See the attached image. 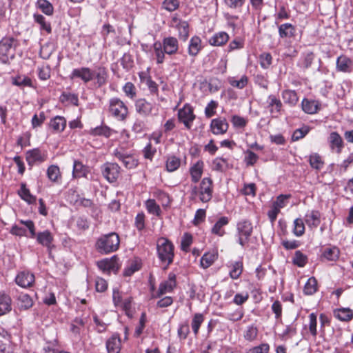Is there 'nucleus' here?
Masks as SVG:
<instances>
[{
    "label": "nucleus",
    "mask_w": 353,
    "mask_h": 353,
    "mask_svg": "<svg viewBox=\"0 0 353 353\" xmlns=\"http://www.w3.org/2000/svg\"><path fill=\"white\" fill-rule=\"evenodd\" d=\"M20 223L24 225L28 229L30 234V238H36L39 244L46 247L48 251L50 253L51 252L52 250L54 248V245H53L54 236L50 230H46L44 231L36 233L35 225L32 221L20 220Z\"/></svg>",
    "instance_id": "1"
},
{
    "label": "nucleus",
    "mask_w": 353,
    "mask_h": 353,
    "mask_svg": "<svg viewBox=\"0 0 353 353\" xmlns=\"http://www.w3.org/2000/svg\"><path fill=\"white\" fill-rule=\"evenodd\" d=\"M214 191L213 181L210 177L203 178L199 185L192 187L190 199H199L202 203H208L212 198Z\"/></svg>",
    "instance_id": "2"
},
{
    "label": "nucleus",
    "mask_w": 353,
    "mask_h": 353,
    "mask_svg": "<svg viewBox=\"0 0 353 353\" xmlns=\"http://www.w3.org/2000/svg\"><path fill=\"white\" fill-rule=\"evenodd\" d=\"M120 238L117 233L110 232L100 236L96 243V250L103 254H108L119 250Z\"/></svg>",
    "instance_id": "3"
},
{
    "label": "nucleus",
    "mask_w": 353,
    "mask_h": 353,
    "mask_svg": "<svg viewBox=\"0 0 353 353\" xmlns=\"http://www.w3.org/2000/svg\"><path fill=\"white\" fill-rule=\"evenodd\" d=\"M157 256L162 264L167 268L173 263L174 257V246L173 243L166 238H159L157 243Z\"/></svg>",
    "instance_id": "4"
},
{
    "label": "nucleus",
    "mask_w": 353,
    "mask_h": 353,
    "mask_svg": "<svg viewBox=\"0 0 353 353\" xmlns=\"http://www.w3.org/2000/svg\"><path fill=\"white\" fill-rule=\"evenodd\" d=\"M108 112L109 116L119 121H125L129 116L127 105L118 97H113L109 100Z\"/></svg>",
    "instance_id": "5"
},
{
    "label": "nucleus",
    "mask_w": 353,
    "mask_h": 353,
    "mask_svg": "<svg viewBox=\"0 0 353 353\" xmlns=\"http://www.w3.org/2000/svg\"><path fill=\"white\" fill-rule=\"evenodd\" d=\"M18 41L12 37H4L0 41V61L6 64L14 57Z\"/></svg>",
    "instance_id": "6"
},
{
    "label": "nucleus",
    "mask_w": 353,
    "mask_h": 353,
    "mask_svg": "<svg viewBox=\"0 0 353 353\" xmlns=\"http://www.w3.org/2000/svg\"><path fill=\"white\" fill-rule=\"evenodd\" d=\"M253 232V225L250 221L242 219L236 223V237L237 243L242 247H245Z\"/></svg>",
    "instance_id": "7"
},
{
    "label": "nucleus",
    "mask_w": 353,
    "mask_h": 353,
    "mask_svg": "<svg viewBox=\"0 0 353 353\" xmlns=\"http://www.w3.org/2000/svg\"><path fill=\"white\" fill-rule=\"evenodd\" d=\"M134 108L136 112L143 117L156 116L159 113L157 104L148 101L145 98H139L135 100Z\"/></svg>",
    "instance_id": "8"
},
{
    "label": "nucleus",
    "mask_w": 353,
    "mask_h": 353,
    "mask_svg": "<svg viewBox=\"0 0 353 353\" xmlns=\"http://www.w3.org/2000/svg\"><path fill=\"white\" fill-rule=\"evenodd\" d=\"M169 26L174 28L178 32L179 39L183 41L188 40L190 35V24L174 14L169 22Z\"/></svg>",
    "instance_id": "9"
},
{
    "label": "nucleus",
    "mask_w": 353,
    "mask_h": 353,
    "mask_svg": "<svg viewBox=\"0 0 353 353\" xmlns=\"http://www.w3.org/2000/svg\"><path fill=\"white\" fill-rule=\"evenodd\" d=\"M176 286V276L173 272H170L167 280L162 281L155 294H152V299L160 298L163 295L172 292Z\"/></svg>",
    "instance_id": "10"
},
{
    "label": "nucleus",
    "mask_w": 353,
    "mask_h": 353,
    "mask_svg": "<svg viewBox=\"0 0 353 353\" xmlns=\"http://www.w3.org/2000/svg\"><path fill=\"white\" fill-rule=\"evenodd\" d=\"M178 119L182 123L188 130H190L192 123L195 119L193 108L188 103H185L183 107L179 110Z\"/></svg>",
    "instance_id": "11"
},
{
    "label": "nucleus",
    "mask_w": 353,
    "mask_h": 353,
    "mask_svg": "<svg viewBox=\"0 0 353 353\" xmlns=\"http://www.w3.org/2000/svg\"><path fill=\"white\" fill-rule=\"evenodd\" d=\"M97 265L103 272L107 273L117 272L121 267L119 259L117 255L101 259L97 261Z\"/></svg>",
    "instance_id": "12"
},
{
    "label": "nucleus",
    "mask_w": 353,
    "mask_h": 353,
    "mask_svg": "<svg viewBox=\"0 0 353 353\" xmlns=\"http://www.w3.org/2000/svg\"><path fill=\"white\" fill-rule=\"evenodd\" d=\"M120 170V166L116 163L106 162L101 166L102 174L109 183H114L118 179Z\"/></svg>",
    "instance_id": "13"
},
{
    "label": "nucleus",
    "mask_w": 353,
    "mask_h": 353,
    "mask_svg": "<svg viewBox=\"0 0 353 353\" xmlns=\"http://www.w3.org/2000/svg\"><path fill=\"white\" fill-rule=\"evenodd\" d=\"M69 78L70 80L76 79H81L85 84L89 83L94 79L92 70L88 67H81L74 68L71 72Z\"/></svg>",
    "instance_id": "14"
},
{
    "label": "nucleus",
    "mask_w": 353,
    "mask_h": 353,
    "mask_svg": "<svg viewBox=\"0 0 353 353\" xmlns=\"http://www.w3.org/2000/svg\"><path fill=\"white\" fill-rule=\"evenodd\" d=\"M229 128V123L224 117H218L211 120L210 130L214 135H223Z\"/></svg>",
    "instance_id": "15"
},
{
    "label": "nucleus",
    "mask_w": 353,
    "mask_h": 353,
    "mask_svg": "<svg viewBox=\"0 0 353 353\" xmlns=\"http://www.w3.org/2000/svg\"><path fill=\"white\" fill-rule=\"evenodd\" d=\"M114 156L120 161L127 169H134L137 167L139 161L133 155L125 153L118 149L114 150Z\"/></svg>",
    "instance_id": "16"
},
{
    "label": "nucleus",
    "mask_w": 353,
    "mask_h": 353,
    "mask_svg": "<svg viewBox=\"0 0 353 353\" xmlns=\"http://www.w3.org/2000/svg\"><path fill=\"white\" fill-rule=\"evenodd\" d=\"M278 33L281 39L291 41L297 35L296 28L290 23H285L278 26Z\"/></svg>",
    "instance_id": "17"
},
{
    "label": "nucleus",
    "mask_w": 353,
    "mask_h": 353,
    "mask_svg": "<svg viewBox=\"0 0 353 353\" xmlns=\"http://www.w3.org/2000/svg\"><path fill=\"white\" fill-rule=\"evenodd\" d=\"M327 142L330 150L337 154H341L345 146L342 137L337 132L329 134Z\"/></svg>",
    "instance_id": "18"
},
{
    "label": "nucleus",
    "mask_w": 353,
    "mask_h": 353,
    "mask_svg": "<svg viewBox=\"0 0 353 353\" xmlns=\"http://www.w3.org/2000/svg\"><path fill=\"white\" fill-rule=\"evenodd\" d=\"M163 48V52H166L168 55L172 56L177 53L179 48V43L178 39L169 36L164 37L161 42Z\"/></svg>",
    "instance_id": "19"
},
{
    "label": "nucleus",
    "mask_w": 353,
    "mask_h": 353,
    "mask_svg": "<svg viewBox=\"0 0 353 353\" xmlns=\"http://www.w3.org/2000/svg\"><path fill=\"white\" fill-rule=\"evenodd\" d=\"M34 280V275L28 271L20 272L15 277L16 283L23 288L32 287Z\"/></svg>",
    "instance_id": "20"
},
{
    "label": "nucleus",
    "mask_w": 353,
    "mask_h": 353,
    "mask_svg": "<svg viewBox=\"0 0 353 353\" xmlns=\"http://www.w3.org/2000/svg\"><path fill=\"white\" fill-rule=\"evenodd\" d=\"M336 70L338 72L350 73L353 70V59L341 54L336 61Z\"/></svg>",
    "instance_id": "21"
},
{
    "label": "nucleus",
    "mask_w": 353,
    "mask_h": 353,
    "mask_svg": "<svg viewBox=\"0 0 353 353\" xmlns=\"http://www.w3.org/2000/svg\"><path fill=\"white\" fill-rule=\"evenodd\" d=\"M267 108L273 117L281 114L283 103L274 94H270L267 99Z\"/></svg>",
    "instance_id": "22"
},
{
    "label": "nucleus",
    "mask_w": 353,
    "mask_h": 353,
    "mask_svg": "<svg viewBox=\"0 0 353 353\" xmlns=\"http://www.w3.org/2000/svg\"><path fill=\"white\" fill-rule=\"evenodd\" d=\"M305 224L310 230L316 228L321 223V213L319 210H309L303 219Z\"/></svg>",
    "instance_id": "23"
},
{
    "label": "nucleus",
    "mask_w": 353,
    "mask_h": 353,
    "mask_svg": "<svg viewBox=\"0 0 353 353\" xmlns=\"http://www.w3.org/2000/svg\"><path fill=\"white\" fill-rule=\"evenodd\" d=\"M108 353H119L121 349V339L119 334H113L105 343Z\"/></svg>",
    "instance_id": "24"
},
{
    "label": "nucleus",
    "mask_w": 353,
    "mask_h": 353,
    "mask_svg": "<svg viewBox=\"0 0 353 353\" xmlns=\"http://www.w3.org/2000/svg\"><path fill=\"white\" fill-rule=\"evenodd\" d=\"M92 74H94V85L97 88H101L107 83L108 72L105 67H98L95 70H92Z\"/></svg>",
    "instance_id": "25"
},
{
    "label": "nucleus",
    "mask_w": 353,
    "mask_h": 353,
    "mask_svg": "<svg viewBox=\"0 0 353 353\" xmlns=\"http://www.w3.org/2000/svg\"><path fill=\"white\" fill-rule=\"evenodd\" d=\"M301 107L303 111L306 114H314L320 110L321 104L318 100L304 98L301 102Z\"/></svg>",
    "instance_id": "26"
},
{
    "label": "nucleus",
    "mask_w": 353,
    "mask_h": 353,
    "mask_svg": "<svg viewBox=\"0 0 353 353\" xmlns=\"http://www.w3.org/2000/svg\"><path fill=\"white\" fill-rule=\"evenodd\" d=\"M182 163L181 159L175 154H168L165 162V169L168 172L177 170Z\"/></svg>",
    "instance_id": "27"
},
{
    "label": "nucleus",
    "mask_w": 353,
    "mask_h": 353,
    "mask_svg": "<svg viewBox=\"0 0 353 353\" xmlns=\"http://www.w3.org/2000/svg\"><path fill=\"white\" fill-rule=\"evenodd\" d=\"M202 41L199 36H193L190 41L188 48V54L191 57H195L202 50Z\"/></svg>",
    "instance_id": "28"
},
{
    "label": "nucleus",
    "mask_w": 353,
    "mask_h": 353,
    "mask_svg": "<svg viewBox=\"0 0 353 353\" xmlns=\"http://www.w3.org/2000/svg\"><path fill=\"white\" fill-rule=\"evenodd\" d=\"M90 169L87 165H83L82 162L79 160H74L72 169L73 178H87Z\"/></svg>",
    "instance_id": "29"
},
{
    "label": "nucleus",
    "mask_w": 353,
    "mask_h": 353,
    "mask_svg": "<svg viewBox=\"0 0 353 353\" xmlns=\"http://www.w3.org/2000/svg\"><path fill=\"white\" fill-rule=\"evenodd\" d=\"M230 39L229 34L224 31H220L214 34L208 40V43L212 46H223Z\"/></svg>",
    "instance_id": "30"
},
{
    "label": "nucleus",
    "mask_w": 353,
    "mask_h": 353,
    "mask_svg": "<svg viewBox=\"0 0 353 353\" xmlns=\"http://www.w3.org/2000/svg\"><path fill=\"white\" fill-rule=\"evenodd\" d=\"M315 59V54L311 51L304 52L301 54L297 63V66L305 70L311 67Z\"/></svg>",
    "instance_id": "31"
},
{
    "label": "nucleus",
    "mask_w": 353,
    "mask_h": 353,
    "mask_svg": "<svg viewBox=\"0 0 353 353\" xmlns=\"http://www.w3.org/2000/svg\"><path fill=\"white\" fill-rule=\"evenodd\" d=\"M229 223V219L227 216L220 217L211 228V233L219 237L223 236L225 234V226Z\"/></svg>",
    "instance_id": "32"
},
{
    "label": "nucleus",
    "mask_w": 353,
    "mask_h": 353,
    "mask_svg": "<svg viewBox=\"0 0 353 353\" xmlns=\"http://www.w3.org/2000/svg\"><path fill=\"white\" fill-rule=\"evenodd\" d=\"M46 159V156L38 148L28 150L26 152V161L29 165H33L37 162H43Z\"/></svg>",
    "instance_id": "33"
},
{
    "label": "nucleus",
    "mask_w": 353,
    "mask_h": 353,
    "mask_svg": "<svg viewBox=\"0 0 353 353\" xmlns=\"http://www.w3.org/2000/svg\"><path fill=\"white\" fill-rule=\"evenodd\" d=\"M204 163L203 161H198L190 168V174L191 176V181L193 183H197L203 172Z\"/></svg>",
    "instance_id": "34"
},
{
    "label": "nucleus",
    "mask_w": 353,
    "mask_h": 353,
    "mask_svg": "<svg viewBox=\"0 0 353 353\" xmlns=\"http://www.w3.org/2000/svg\"><path fill=\"white\" fill-rule=\"evenodd\" d=\"M281 97L284 103L290 107L295 106L299 101V97L295 90L286 89L282 91Z\"/></svg>",
    "instance_id": "35"
},
{
    "label": "nucleus",
    "mask_w": 353,
    "mask_h": 353,
    "mask_svg": "<svg viewBox=\"0 0 353 353\" xmlns=\"http://www.w3.org/2000/svg\"><path fill=\"white\" fill-rule=\"evenodd\" d=\"M152 195L161 203L163 208L165 209L170 206L172 199L165 191L160 189H155L152 192Z\"/></svg>",
    "instance_id": "36"
},
{
    "label": "nucleus",
    "mask_w": 353,
    "mask_h": 353,
    "mask_svg": "<svg viewBox=\"0 0 353 353\" xmlns=\"http://www.w3.org/2000/svg\"><path fill=\"white\" fill-rule=\"evenodd\" d=\"M48 179L54 183H60L61 182L62 175L58 165H51L46 171Z\"/></svg>",
    "instance_id": "37"
},
{
    "label": "nucleus",
    "mask_w": 353,
    "mask_h": 353,
    "mask_svg": "<svg viewBox=\"0 0 353 353\" xmlns=\"http://www.w3.org/2000/svg\"><path fill=\"white\" fill-rule=\"evenodd\" d=\"M218 254L215 251L205 252L200 260V266L203 269L210 267L217 259Z\"/></svg>",
    "instance_id": "38"
},
{
    "label": "nucleus",
    "mask_w": 353,
    "mask_h": 353,
    "mask_svg": "<svg viewBox=\"0 0 353 353\" xmlns=\"http://www.w3.org/2000/svg\"><path fill=\"white\" fill-rule=\"evenodd\" d=\"M66 123V119L63 117L56 116L50 120L49 126L54 132H61L65 130Z\"/></svg>",
    "instance_id": "39"
},
{
    "label": "nucleus",
    "mask_w": 353,
    "mask_h": 353,
    "mask_svg": "<svg viewBox=\"0 0 353 353\" xmlns=\"http://www.w3.org/2000/svg\"><path fill=\"white\" fill-rule=\"evenodd\" d=\"M12 310V300L9 295L0 294V316L9 313Z\"/></svg>",
    "instance_id": "40"
},
{
    "label": "nucleus",
    "mask_w": 353,
    "mask_h": 353,
    "mask_svg": "<svg viewBox=\"0 0 353 353\" xmlns=\"http://www.w3.org/2000/svg\"><path fill=\"white\" fill-rule=\"evenodd\" d=\"M18 194L23 201L29 204H32L36 202V196L31 194L29 189L26 187V183H22L21 184V188L18 191Z\"/></svg>",
    "instance_id": "41"
},
{
    "label": "nucleus",
    "mask_w": 353,
    "mask_h": 353,
    "mask_svg": "<svg viewBox=\"0 0 353 353\" xmlns=\"http://www.w3.org/2000/svg\"><path fill=\"white\" fill-rule=\"evenodd\" d=\"M152 48L154 50V54L155 57L156 62L158 65L162 64L165 59L166 52H163V48L160 41H155Z\"/></svg>",
    "instance_id": "42"
},
{
    "label": "nucleus",
    "mask_w": 353,
    "mask_h": 353,
    "mask_svg": "<svg viewBox=\"0 0 353 353\" xmlns=\"http://www.w3.org/2000/svg\"><path fill=\"white\" fill-rule=\"evenodd\" d=\"M17 304L20 310H28L33 305V300L26 293H21L17 298Z\"/></svg>",
    "instance_id": "43"
},
{
    "label": "nucleus",
    "mask_w": 353,
    "mask_h": 353,
    "mask_svg": "<svg viewBox=\"0 0 353 353\" xmlns=\"http://www.w3.org/2000/svg\"><path fill=\"white\" fill-rule=\"evenodd\" d=\"M310 165L314 170H320L323 168L324 161L322 157L318 153H312L308 156Z\"/></svg>",
    "instance_id": "44"
},
{
    "label": "nucleus",
    "mask_w": 353,
    "mask_h": 353,
    "mask_svg": "<svg viewBox=\"0 0 353 353\" xmlns=\"http://www.w3.org/2000/svg\"><path fill=\"white\" fill-rule=\"evenodd\" d=\"M205 316L201 313H195L193 314L191 321V327L195 336L199 334V329L203 323Z\"/></svg>",
    "instance_id": "45"
},
{
    "label": "nucleus",
    "mask_w": 353,
    "mask_h": 353,
    "mask_svg": "<svg viewBox=\"0 0 353 353\" xmlns=\"http://www.w3.org/2000/svg\"><path fill=\"white\" fill-rule=\"evenodd\" d=\"M144 205L149 214L157 216H160L161 215V208L154 199H148L145 201Z\"/></svg>",
    "instance_id": "46"
},
{
    "label": "nucleus",
    "mask_w": 353,
    "mask_h": 353,
    "mask_svg": "<svg viewBox=\"0 0 353 353\" xmlns=\"http://www.w3.org/2000/svg\"><path fill=\"white\" fill-rule=\"evenodd\" d=\"M334 316L342 321H349L353 318V311L350 308H339L334 311Z\"/></svg>",
    "instance_id": "47"
},
{
    "label": "nucleus",
    "mask_w": 353,
    "mask_h": 353,
    "mask_svg": "<svg viewBox=\"0 0 353 353\" xmlns=\"http://www.w3.org/2000/svg\"><path fill=\"white\" fill-rule=\"evenodd\" d=\"M318 283L315 277L309 278L304 285L303 293L305 295H313L318 291Z\"/></svg>",
    "instance_id": "48"
},
{
    "label": "nucleus",
    "mask_w": 353,
    "mask_h": 353,
    "mask_svg": "<svg viewBox=\"0 0 353 353\" xmlns=\"http://www.w3.org/2000/svg\"><path fill=\"white\" fill-rule=\"evenodd\" d=\"M229 267L230 268L229 272L230 278L232 279H238L243 272V263L241 261H236L232 263Z\"/></svg>",
    "instance_id": "49"
},
{
    "label": "nucleus",
    "mask_w": 353,
    "mask_h": 353,
    "mask_svg": "<svg viewBox=\"0 0 353 353\" xmlns=\"http://www.w3.org/2000/svg\"><path fill=\"white\" fill-rule=\"evenodd\" d=\"M112 132V130L107 125H100L94 128H92L90 130V134L92 136H103L106 138H109Z\"/></svg>",
    "instance_id": "50"
},
{
    "label": "nucleus",
    "mask_w": 353,
    "mask_h": 353,
    "mask_svg": "<svg viewBox=\"0 0 353 353\" xmlns=\"http://www.w3.org/2000/svg\"><path fill=\"white\" fill-rule=\"evenodd\" d=\"M34 21L40 26L41 30H44L48 34H50L52 32L50 23L48 21L43 15L39 14H34Z\"/></svg>",
    "instance_id": "51"
},
{
    "label": "nucleus",
    "mask_w": 353,
    "mask_h": 353,
    "mask_svg": "<svg viewBox=\"0 0 353 353\" xmlns=\"http://www.w3.org/2000/svg\"><path fill=\"white\" fill-rule=\"evenodd\" d=\"M12 83L13 85L18 87H32V79L27 76L18 75L12 79Z\"/></svg>",
    "instance_id": "52"
},
{
    "label": "nucleus",
    "mask_w": 353,
    "mask_h": 353,
    "mask_svg": "<svg viewBox=\"0 0 353 353\" xmlns=\"http://www.w3.org/2000/svg\"><path fill=\"white\" fill-rule=\"evenodd\" d=\"M62 103L72 104L77 106L79 104L78 96L76 94L70 92H63L59 97Z\"/></svg>",
    "instance_id": "53"
},
{
    "label": "nucleus",
    "mask_w": 353,
    "mask_h": 353,
    "mask_svg": "<svg viewBox=\"0 0 353 353\" xmlns=\"http://www.w3.org/2000/svg\"><path fill=\"white\" fill-rule=\"evenodd\" d=\"M305 230V221L301 218H297L294 221L292 232L296 236H301Z\"/></svg>",
    "instance_id": "54"
},
{
    "label": "nucleus",
    "mask_w": 353,
    "mask_h": 353,
    "mask_svg": "<svg viewBox=\"0 0 353 353\" xmlns=\"http://www.w3.org/2000/svg\"><path fill=\"white\" fill-rule=\"evenodd\" d=\"M213 170L219 172H224L228 169V160L223 157H217L212 161Z\"/></svg>",
    "instance_id": "55"
},
{
    "label": "nucleus",
    "mask_w": 353,
    "mask_h": 353,
    "mask_svg": "<svg viewBox=\"0 0 353 353\" xmlns=\"http://www.w3.org/2000/svg\"><path fill=\"white\" fill-rule=\"evenodd\" d=\"M228 83L234 88L243 89L248 83V77L246 75H243L239 80H236L234 77H229Z\"/></svg>",
    "instance_id": "56"
},
{
    "label": "nucleus",
    "mask_w": 353,
    "mask_h": 353,
    "mask_svg": "<svg viewBox=\"0 0 353 353\" xmlns=\"http://www.w3.org/2000/svg\"><path fill=\"white\" fill-rule=\"evenodd\" d=\"M309 323L305 326V328L308 327L310 334L313 337H316L317 335V316L316 314L311 313L309 316Z\"/></svg>",
    "instance_id": "57"
},
{
    "label": "nucleus",
    "mask_w": 353,
    "mask_h": 353,
    "mask_svg": "<svg viewBox=\"0 0 353 353\" xmlns=\"http://www.w3.org/2000/svg\"><path fill=\"white\" fill-rule=\"evenodd\" d=\"M274 17L275 24L279 25L282 21L288 19L290 17V13L285 6H281L274 14Z\"/></svg>",
    "instance_id": "58"
},
{
    "label": "nucleus",
    "mask_w": 353,
    "mask_h": 353,
    "mask_svg": "<svg viewBox=\"0 0 353 353\" xmlns=\"http://www.w3.org/2000/svg\"><path fill=\"white\" fill-rule=\"evenodd\" d=\"M292 263L298 267L303 268L307 263V256L300 250H297L294 252Z\"/></svg>",
    "instance_id": "59"
},
{
    "label": "nucleus",
    "mask_w": 353,
    "mask_h": 353,
    "mask_svg": "<svg viewBox=\"0 0 353 353\" xmlns=\"http://www.w3.org/2000/svg\"><path fill=\"white\" fill-rule=\"evenodd\" d=\"M339 250L336 247L327 248L323 252V257L327 261H336L339 258Z\"/></svg>",
    "instance_id": "60"
},
{
    "label": "nucleus",
    "mask_w": 353,
    "mask_h": 353,
    "mask_svg": "<svg viewBox=\"0 0 353 353\" xmlns=\"http://www.w3.org/2000/svg\"><path fill=\"white\" fill-rule=\"evenodd\" d=\"M310 130V128L307 125H303L302 128L296 129L294 131L292 139L293 141H297L305 137Z\"/></svg>",
    "instance_id": "61"
},
{
    "label": "nucleus",
    "mask_w": 353,
    "mask_h": 353,
    "mask_svg": "<svg viewBox=\"0 0 353 353\" xmlns=\"http://www.w3.org/2000/svg\"><path fill=\"white\" fill-rule=\"evenodd\" d=\"M193 242L192 235L188 232L184 233L181 238V249L184 252H188L190 250V247Z\"/></svg>",
    "instance_id": "62"
},
{
    "label": "nucleus",
    "mask_w": 353,
    "mask_h": 353,
    "mask_svg": "<svg viewBox=\"0 0 353 353\" xmlns=\"http://www.w3.org/2000/svg\"><path fill=\"white\" fill-rule=\"evenodd\" d=\"M123 91L125 95L130 99H134L137 96V88L132 82L125 83L123 87Z\"/></svg>",
    "instance_id": "63"
},
{
    "label": "nucleus",
    "mask_w": 353,
    "mask_h": 353,
    "mask_svg": "<svg viewBox=\"0 0 353 353\" xmlns=\"http://www.w3.org/2000/svg\"><path fill=\"white\" fill-rule=\"evenodd\" d=\"M37 5L39 8L46 14L52 15L54 8L52 5L47 0H38Z\"/></svg>",
    "instance_id": "64"
}]
</instances>
